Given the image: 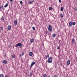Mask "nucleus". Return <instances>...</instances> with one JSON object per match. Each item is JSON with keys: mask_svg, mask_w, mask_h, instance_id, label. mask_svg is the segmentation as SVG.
<instances>
[{"mask_svg": "<svg viewBox=\"0 0 77 77\" xmlns=\"http://www.w3.org/2000/svg\"><path fill=\"white\" fill-rule=\"evenodd\" d=\"M60 47H59V46H58L57 47V49H58V50H60Z\"/></svg>", "mask_w": 77, "mask_h": 77, "instance_id": "32", "label": "nucleus"}, {"mask_svg": "<svg viewBox=\"0 0 77 77\" xmlns=\"http://www.w3.org/2000/svg\"><path fill=\"white\" fill-rule=\"evenodd\" d=\"M44 77H47V75L45 74L43 75Z\"/></svg>", "mask_w": 77, "mask_h": 77, "instance_id": "23", "label": "nucleus"}, {"mask_svg": "<svg viewBox=\"0 0 77 77\" xmlns=\"http://www.w3.org/2000/svg\"><path fill=\"white\" fill-rule=\"evenodd\" d=\"M3 63L5 64H6V63H7V61H6V60H4L3 61Z\"/></svg>", "mask_w": 77, "mask_h": 77, "instance_id": "16", "label": "nucleus"}, {"mask_svg": "<svg viewBox=\"0 0 77 77\" xmlns=\"http://www.w3.org/2000/svg\"><path fill=\"white\" fill-rule=\"evenodd\" d=\"M32 55H33V53L32 52H29V56H32Z\"/></svg>", "mask_w": 77, "mask_h": 77, "instance_id": "11", "label": "nucleus"}, {"mask_svg": "<svg viewBox=\"0 0 77 77\" xmlns=\"http://www.w3.org/2000/svg\"><path fill=\"white\" fill-rule=\"evenodd\" d=\"M61 11H63V7H61Z\"/></svg>", "mask_w": 77, "mask_h": 77, "instance_id": "24", "label": "nucleus"}, {"mask_svg": "<svg viewBox=\"0 0 77 77\" xmlns=\"http://www.w3.org/2000/svg\"><path fill=\"white\" fill-rule=\"evenodd\" d=\"M20 3L21 5H23V2L21 1H20Z\"/></svg>", "mask_w": 77, "mask_h": 77, "instance_id": "27", "label": "nucleus"}, {"mask_svg": "<svg viewBox=\"0 0 77 77\" xmlns=\"http://www.w3.org/2000/svg\"><path fill=\"white\" fill-rule=\"evenodd\" d=\"M8 77V75H6L5 76V77Z\"/></svg>", "mask_w": 77, "mask_h": 77, "instance_id": "38", "label": "nucleus"}, {"mask_svg": "<svg viewBox=\"0 0 77 77\" xmlns=\"http://www.w3.org/2000/svg\"><path fill=\"white\" fill-rule=\"evenodd\" d=\"M33 2H34V1H29L28 2V3L29 4H32Z\"/></svg>", "mask_w": 77, "mask_h": 77, "instance_id": "6", "label": "nucleus"}, {"mask_svg": "<svg viewBox=\"0 0 77 77\" xmlns=\"http://www.w3.org/2000/svg\"><path fill=\"white\" fill-rule=\"evenodd\" d=\"M20 57H21V56H22L21 54H20Z\"/></svg>", "mask_w": 77, "mask_h": 77, "instance_id": "37", "label": "nucleus"}, {"mask_svg": "<svg viewBox=\"0 0 77 77\" xmlns=\"http://www.w3.org/2000/svg\"><path fill=\"white\" fill-rule=\"evenodd\" d=\"M48 77H50V76H48Z\"/></svg>", "mask_w": 77, "mask_h": 77, "instance_id": "39", "label": "nucleus"}, {"mask_svg": "<svg viewBox=\"0 0 77 77\" xmlns=\"http://www.w3.org/2000/svg\"><path fill=\"white\" fill-rule=\"evenodd\" d=\"M72 43H74L75 42V40H74V38L72 39Z\"/></svg>", "mask_w": 77, "mask_h": 77, "instance_id": "12", "label": "nucleus"}, {"mask_svg": "<svg viewBox=\"0 0 77 77\" xmlns=\"http://www.w3.org/2000/svg\"><path fill=\"white\" fill-rule=\"evenodd\" d=\"M1 20L2 21H3V20H4V17H2L1 18Z\"/></svg>", "mask_w": 77, "mask_h": 77, "instance_id": "31", "label": "nucleus"}, {"mask_svg": "<svg viewBox=\"0 0 77 77\" xmlns=\"http://www.w3.org/2000/svg\"><path fill=\"white\" fill-rule=\"evenodd\" d=\"M0 77H3V74H0Z\"/></svg>", "mask_w": 77, "mask_h": 77, "instance_id": "21", "label": "nucleus"}, {"mask_svg": "<svg viewBox=\"0 0 77 77\" xmlns=\"http://www.w3.org/2000/svg\"><path fill=\"white\" fill-rule=\"evenodd\" d=\"M48 30L49 32H52V26L51 25H49L48 27Z\"/></svg>", "mask_w": 77, "mask_h": 77, "instance_id": "2", "label": "nucleus"}, {"mask_svg": "<svg viewBox=\"0 0 77 77\" xmlns=\"http://www.w3.org/2000/svg\"><path fill=\"white\" fill-rule=\"evenodd\" d=\"M32 75H33V73H32V72H31L30 73L29 75L30 77H32Z\"/></svg>", "mask_w": 77, "mask_h": 77, "instance_id": "14", "label": "nucleus"}, {"mask_svg": "<svg viewBox=\"0 0 77 77\" xmlns=\"http://www.w3.org/2000/svg\"><path fill=\"white\" fill-rule=\"evenodd\" d=\"M17 23L18 21H17V20H15L14 22V24H15V25H17Z\"/></svg>", "mask_w": 77, "mask_h": 77, "instance_id": "10", "label": "nucleus"}, {"mask_svg": "<svg viewBox=\"0 0 77 77\" xmlns=\"http://www.w3.org/2000/svg\"><path fill=\"white\" fill-rule=\"evenodd\" d=\"M75 24V22H73V23H72V25L74 26Z\"/></svg>", "mask_w": 77, "mask_h": 77, "instance_id": "26", "label": "nucleus"}, {"mask_svg": "<svg viewBox=\"0 0 77 77\" xmlns=\"http://www.w3.org/2000/svg\"><path fill=\"white\" fill-rule=\"evenodd\" d=\"M6 54H5L4 57H6Z\"/></svg>", "mask_w": 77, "mask_h": 77, "instance_id": "36", "label": "nucleus"}, {"mask_svg": "<svg viewBox=\"0 0 77 77\" xmlns=\"http://www.w3.org/2000/svg\"><path fill=\"white\" fill-rule=\"evenodd\" d=\"M25 2H26V0L25 1Z\"/></svg>", "mask_w": 77, "mask_h": 77, "instance_id": "40", "label": "nucleus"}, {"mask_svg": "<svg viewBox=\"0 0 77 77\" xmlns=\"http://www.w3.org/2000/svg\"><path fill=\"white\" fill-rule=\"evenodd\" d=\"M22 56H23V55H24V53L23 52H22Z\"/></svg>", "mask_w": 77, "mask_h": 77, "instance_id": "30", "label": "nucleus"}, {"mask_svg": "<svg viewBox=\"0 0 77 77\" xmlns=\"http://www.w3.org/2000/svg\"><path fill=\"white\" fill-rule=\"evenodd\" d=\"M69 26H72V21H70L69 23Z\"/></svg>", "mask_w": 77, "mask_h": 77, "instance_id": "8", "label": "nucleus"}, {"mask_svg": "<svg viewBox=\"0 0 77 77\" xmlns=\"http://www.w3.org/2000/svg\"><path fill=\"white\" fill-rule=\"evenodd\" d=\"M32 29H33V30H35V28L34 26L32 27Z\"/></svg>", "mask_w": 77, "mask_h": 77, "instance_id": "28", "label": "nucleus"}, {"mask_svg": "<svg viewBox=\"0 0 77 77\" xmlns=\"http://www.w3.org/2000/svg\"><path fill=\"white\" fill-rule=\"evenodd\" d=\"M10 29H11V26L9 25L8 27V30H10Z\"/></svg>", "mask_w": 77, "mask_h": 77, "instance_id": "7", "label": "nucleus"}, {"mask_svg": "<svg viewBox=\"0 0 77 77\" xmlns=\"http://www.w3.org/2000/svg\"><path fill=\"white\" fill-rule=\"evenodd\" d=\"M53 37H54L56 36V34H53L52 35Z\"/></svg>", "mask_w": 77, "mask_h": 77, "instance_id": "19", "label": "nucleus"}, {"mask_svg": "<svg viewBox=\"0 0 77 77\" xmlns=\"http://www.w3.org/2000/svg\"><path fill=\"white\" fill-rule=\"evenodd\" d=\"M73 9L74 10H75V11H77V8H76V7H74V8H73Z\"/></svg>", "mask_w": 77, "mask_h": 77, "instance_id": "25", "label": "nucleus"}, {"mask_svg": "<svg viewBox=\"0 0 77 77\" xmlns=\"http://www.w3.org/2000/svg\"><path fill=\"white\" fill-rule=\"evenodd\" d=\"M10 2L11 3H12V2H13V0H10Z\"/></svg>", "mask_w": 77, "mask_h": 77, "instance_id": "34", "label": "nucleus"}, {"mask_svg": "<svg viewBox=\"0 0 77 77\" xmlns=\"http://www.w3.org/2000/svg\"><path fill=\"white\" fill-rule=\"evenodd\" d=\"M63 17V14H61L60 15L61 18H62V17Z\"/></svg>", "mask_w": 77, "mask_h": 77, "instance_id": "20", "label": "nucleus"}, {"mask_svg": "<svg viewBox=\"0 0 77 77\" xmlns=\"http://www.w3.org/2000/svg\"><path fill=\"white\" fill-rule=\"evenodd\" d=\"M0 8H2V9H3V4H2L1 6H0Z\"/></svg>", "mask_w": 77, "mask_h": 77, "instance_id": "17", "label": "nucleus"}, {"mask_svg": "<svg viewBox=\"0 0 77 77\" xmlns=\"http://www.w3.org/2000/svg\"><path fill=\"white\" fill-rule=\"evenodd\" d=\"M36 64V63H35V62H33L32 63H31V65L30 66V68H32V66H33V65L34 64Z\"/></svg>", "mask_w": 77, "mask_h": 77, "instance_id": "4", "label": "nucleus"}, {"mask_svg": "<svg viewBox=\"0 0 77 77\" xmlns=\"http://www.w3.org/2000/svg\"><path fill=\"white\" fill-rule=\"evenodd\" d=\"M48 57H49V55L48 54H47V55L45 57V59H47V58H48Z\"/></svg>", "mask_w": 77, "mask_h": 77, "instance_id": "15", "label": "nucleus"}, {"mask_svg": "<svg viewBox=\"0 0 77 77\" xmlns=\"http://www.w3.org/2000/svg\"><path fill=\"white\" fill-rule=\"evenodd\" d=\"M70 63H71V61L70 60H68L67 62V65H69L70 64Z\"/></svg>", "mask_w": 77, "mask_h": 77, "instance_id": "5", "label": "nucleus"}, {"mask_svg": "<svg viewBox=\"0 0 77 77\" xmlns=\"http://www.w3.org/2000/svg\"><path fill=\"white\" fill-rule=\"evenodd\" d=\"M51 9H52V8H51V7H50L49 8V11H51Z\"/></svg>", "mask_w": 77, "mask_h": 77, "instance_id": "22", "label": "nucleus"}, {"mask_svg": "<svg viewBox=\"0 0 77 77\" xmlns=\"http://www.w3.org/2000/svg\"><path fill=\"white\" fill-rule=\"evenodd\" d=\"M20 48H21L22 47V44H21V43H18L16 45V47H19Z\"/></svg>", "mask_w": 77, "mask_h": 77, "instance_id": "3", "label": "nucleus"}, {"mask_svg": "<svg viewBox=\"0 0 77 77\" xmlns=\"http://www.w3.org/2000/svg\"><path fill=\"white\" fill-rule=\"evenodd\" d=\"M8 3H6V5H5L4 7L5 8H6L8 7Z\"/></svg>", "mask_w": 77, "mask_h": 77, "instance_id": "13", "label": "nucleus"}, {"mask_svg": "<svg viewBox=\"0 0 77 77\" xmlns=\"http://www.w3.org/2000/svg\"><path fill=\"white\" fill-rule=\"evenodd\" d=\"M59 3H61V2H62L61 1V0H59Z\"/></svg>", "mask_w": 77, "mask_h": 77, "instance_id": "33", "label": "nucleus"}, {"mask_svg": "<svg viewBox=\"0 0 77 77\" xmlns=\"http://www.w3.org/2000/svg\"><path fill=\"white\" fill-rule=\"evenodd\" d=\"M3 27H2L1 28V31H3Z\"/></svg>", "mask_w": 77, "mask_h": 77, "instance_id": "29", "label": "nucleus"}, {"mask_svg": "<svg viewBox=\"0 0 77 77\" xmlns=\"http://www.w3.org/2000/svg\"><path fill=\"white\" fill-rule=\"evenodd\" d=\"M33 41H34V39H33V38H32L30 39V42L31 43L33 42Z\"/></svg>", "mask_w": 77, "mask_h": 77, "instance_id": "9", "label": "nucleus"}, {"mask_svg": "<svg viewBox=\"0 0 77 77\" xmlns=\"http://www.w3.org/2000/svg\"><path fill=\"white\" fill-rule=\"evenodd\" d=\"M53 60V58L51 57H50L48 58V62L49 63H52V61Z\"/></svg>", "mask_w": 77, "mask_h": 77, "instance_id": "1", "label": "nucleus"}, {"mask_svg": "<svg viewBox=\"0 0 77 77\" xmlns=\"http://www.w3.org/2000/svg\"><path fill=\"white\" fill-rule=\"evenodd\" d=\"M15 56L14 54L12 55V58H15Z\"/></svg>", "mask_w": 77, "mask_h": 77, "instance_id": "18", "label": "nucleus"}, {"mask_svg": "<svg viewBox=\"0 0 77 77\" xmlns=\"http://www.w3.org/2000/svg\"><path fill=\"white\" fill-rule=\"evenodd\" d=\"M54 77H57V75H54Z\"/></svg>", "mask_w": 77, "mask_h": 77, "instance_id": "35", "label": "nucleus"}]
</instances>
